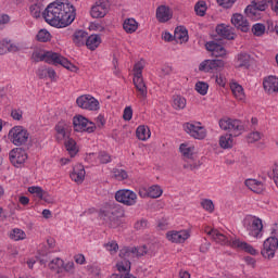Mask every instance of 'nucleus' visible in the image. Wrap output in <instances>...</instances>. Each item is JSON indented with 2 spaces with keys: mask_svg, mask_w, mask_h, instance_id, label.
Masks as SVG:
<instances>
[{
  "mask_svg": "<svg viewBox=\"0 0 278 278\" xmlns=\"http://www.w3.org/2000/svg\"><path fill=\"white\" fill-rule=\"evenodd\" d=\"M135 251L136 249L131 248V247H124L121 251H119V257H122V260H134V257H136L135 255Z\"/></svg>",
  "mask_w": 278,
  "mask_h": 278,
  "instance_id": "nucleus-38",
  "label": "nucleus"
},
{
  "mask_svg": "<svg viewBox=\"0 0 278 278\" xmlns=\"http://www.w3.org/2000/svg\"><path fill=\"white\" fill-rule=\"evenodd\" d=\"M112 173L114 179H117V181H125L129 177L125 169L113 168Z\"/></svg>",
  "mask_w": 278,
  "mask_h": 278,
  "instance_id": "nucleus-43",
  "label": "nucleus"
},
{
  "mask_svg": "<svg viewBox=\"0 0 278 278\" xmlns=\"http://www.w3.org/2000/svg\"><path fill=\"white\" fill-rule=\"evenodd\" d=\"M173 108L175 110H184L186 108V98L181 96H175Z\"/></svg>",
  "mask_w": 278,
  "mask_h": 278,
  "instance_id": "nucleus-46",
  "label": "nucleus"
},
{
  "mask_svg": "<svg viewBox=\"0 0 278 278\" xmlns=\"http://www.w3.org/2000/svg\"><path fill=\"white\" fill-rule=\"evenodd\" d=\"M219 127L224 131H232V134H226L219 138L222 149H231L233 147L232 136H241L244 131V124L240 119L222 118L219 119Z\"/></svg>",
  "mask_w": 278,
  "mask_h": 278,
  "instance_id": "nucleus-2",
  "label": "nucleus"
},
{
  "mask_svg": "<svg viewBox=\"0 0 278 278\" xmlns=\"http://www.w3.org/2000/svg\"><path fill=\"white\" fill-rule=\"evenodd\" d=\"M60 266H64V261H62V258H55L49 263V268H51V270H55L56 268H60Z\"/></svg>",
  "mask_w": 278,
  "mask_h": 278,
  "instance_id": "nucleus-57",
  "label": "nucleus"
},
{
  "mask_svg": "<svg viewBox=\"0 0 278 278\" xmlns=\"http://www.w3.org/2000/svg\"><path fill=\"white\" fill-rule=\"evenodd\" d=\"M70 177L76 184H84V179H86V169L84 168V165H75L73 172L70 174Z\"/></svg>",
  "mask_w": 278,
  "mask_h": 278,
  "instance_id": "nucleus-24",
  "label": "nucleus"
},
{
  "mask_svg": "<svg viewBox=\"0 0 278 278\" xmlns=\"http://www.w3.org/2000/svg\"><path fill=\"white\" fill-rule=\"evenodd\" d=\"M277 249L278 239L275 237H269L263 243L261 255L265 257V260H273V257H275V253H277Z\"/></svg>",
  "mask_w": 278,
  "mask_h": 278,
  "instance_id": "nucleus-15",
  "label": "nucleus"
},
{
  "mask_svg": "<svg viewBox=\"0 0 278 278\" xmlns=\"http://www.w3.org/2000/svg\"><path fill=\"white\" fill-rule=\"evenodd\" d=\"M123 28L126 34H134L138 30V22L135 18H126Z\"/></svg>",
  "mask_w": 278,
  "mask_h": 278,
  "instance_id": "nucleus-36",
  "label": "nucleus"
},
{
  "mask_svg": "<svg viewBox=\"0 0 278 278\" xmlns=\"http://www.w3.org/2000/svg\"><path fill=\"white\" fill-rule=\"evenodd\" d=\"M54 138L56 142H62L63 140H66V138H71V131H73V126L71 125V122L61 119L54 126Z\"/></svg>",
  "mask_w": 278,
  "mask_h": 278,
  "instance_id": "nucleus-12",
  "label": "nucleus"
},
{
  "mask_svg": "<svg viewBox=\"0 0 278 278\" xmlns=\"http://www.w3.org/2000/svg\"><path fill=\"white\" fill-rule=\"evenodd\" d=\"M216 34L225 38L226 40H236V33H233V27L227 26L225 24H219L216 26Z\"/></svg>",
  "mask_w": 278,
  "mask_h": 278,
  "instance_id": "nucleus-23",
  "label": "nucleus"
},
{
  "mask_svg": "<svg viewBox=\"0 0 278 278\" xmlns=\"http://www.w3.org/2000/svg\"><path fill=\"white\" fill-rule=\"evenodd\" d=\"M207 235L212 236L213 240H215V242H217L218 244H224L233 249V242L236 241V239H233L232 237H227L216 229H211Z\"/></svg>",
  "mask_w": 278,
  "mask_h": 278,
  "instance_id": "nucleus-20",
  "label": "nucleus"
},
{
  "mask_svg": "<svg viewBox=\"0 0 278 278\" xmlns=\"http://www.w3.org/2000/svg\"><path fill=\"white\" fill-rule=\"evenodd\" d=\"M243 227L250 231V236H253V238H260L264 229V224L262 223V218L255 215H247L243 219Z\"/></svg>",
  "mask_w": 278,
  "mask_h": 278,
  "instance_id": "nucleus-7",
  "label": "nucleus"
},
{
  "mask_svg": "<svg viewBox=\"0 0 278 278\" xmlns=\"http://www.w3.org/2000/svg\"><path fill=\"white\" fill-rule=\"evenodd\" d=\"M262 140V134L260 131H253L248 135V142L253 143Z\"/></svg>",
  "mask_w": 278,
  "mask_h": 278,
  "instance_id": "nucleus-55",
  "label": "nucleus"
},
{
  "mask_svg": "<svg viewBox=\"0 0 278 278\" xmlns=\"http://www.w3.org/2000/svg\"><path fill=\"white\" fill-rule=\"evenodd\" d=\"M33 60L35 62H46L47 64H53V66H58L60 64L63 68L67 71H77V66H75L68 59L62 56V54L53 51L34 52Z\"/></svg>",
  "mask_w": 278,
  "mask_h": 278,
  "instance_id": "nucleus-4",
  "label": "nucleus"
},
{
  "mask_svg": "<svg viewBox=\"0 0 278 278\" xmlns=\"http://www.w3.org/2000/svg\"><path fill=\"white\" fill-rule=\"evenodd\" d=\"M106 251H110V253H117L118 252V243L116 241H111L104 244Z\"/></svg>",
  "mask_w": 278,
  "mask_h": 278,
  "instance_id": "nucleus-56",
  "label": "nucleus"
},
{
  "mask_svg": "<svg viewBox=\"0 0 278 278\" xmlns=\"http://www.w3.org/2000/svg\"><path fill=\"white\" fill-rule=\"evenodd\" d=\"M64 144L71 157H75L77 153H79V150L77 149V142L73 138L71 137L66 138Z\"/></svg>",
  "mask_w": 278,
  "mask_h": 278,
  "instance_id": "nucleus-34",
  "label": "nucleus"
},
{
  "mask_svg": "<svg viewBox=\"0 0 278 278\" xmlns=\"http://www.w3.org/2000/svg\"><path fill=\"white\" fill-rule=\"evenodd\" d=\"M156 18L159 23H168L173 18V13L170 12V7L160 5L156 9Z\"/></svg>",
  "mask_w": 278,
  "mask_h": 278,
  "instance_id": "nucleus-25",
  "label": "nucleus"
},
{
  "mask_svg": "<svg viewBox=\"0 0 278 278\" xmlns=\"http://www.w3.org/2000/svg\"><path fill=\"white\" fill-rule=\"evenodd\" d=\"M11 116L14 121H21L23 118V111L21 110H12L11 111Z\"/></svg>",
  "mask_w": 278,
  "mask_h": 278,
  "instance_id": "nucleus-60",
  "label": "nucleus"
},
{
  "mask_svg": "<svg viewBox=\"0 0 278 278\" xmlns=\"http://www.w3.org/2000/svg\"><path fill=\"white\" fill-rule=\"evenodd\" d=\"M111 278H136V276L134 274H113Z\"/></svg>",
  "mask_w": 278,
  "mask_h": 278,
  "instance_id": "nucleus-64",
  "label": "nucleus"
},
{
  "mask_svg": "<svg viewBox=\"0 0 278 278\" xmlns=\"http://www.w3.org/2000/svg\"><path fill=\"white\" fill-rule=\"evenodd\" d=\"M257 11H260L257 9V7H255V4H253V2H251L250 5H248L244 10L247 16H249L250 18H253V16H257Z\"/></svg>",
  "mask_w": 278,
  "mask_h": 278,
  "instance_id": "nucleus-51",
  "label": "nucleus"
},
{
  "mask_svg": "<svg viewBox=\"0 0 278 278\" xmlns=\"http://www.w3.org/2000/svg\"><path fill=\"white\" fill-rule=\"evenodd\" d=\"M110 2L108 0H98L91 8L90 15L92 18H104L108 15Z\"/></svg>",
  "mask_w": 278,
  "mask_h": 278,
  "instance_id": "nucleus-18",
  "label": "nucleus"
},
{
  "mask_svg": "<svg viewBox=\"0 0 278 278\" xmlns=\"http://www.w3.org/2000/svg\"><path fill=\"white\" fill-rule=\"evenodd\" d=\"M100 216L108 223L109 227L116 229L121 225V218H125V208L116 202H109L100 211Z\"/></svg>",
  "mask_w": 278,
  "mask_h": 278,
  "instance_id": "nucleus-3",
  "label": "nucleus"
},
{
  "mask_svg": "<svg viewBox=\"0 0 278 278\" xmlns=\"http://www.w3.org/2000/svg\"><path fill=\"white\" fill-rule=\"evenodd\" d=\"M251 66V55L239 53L237 55V68H249Z\"/></svg>",
  "mask_w": 278,
  "mask_h": 278,
  "instance_id": "nucleus-33",
  "label": "nucleus"
},
{
  "mask_svg": "<svg viewBox=\"0 0 278 278\" xmlns=\"http://www.w3.org/2000/svg\"><path fill=\"white\" fill-rule=\"evenodd\" d=\"M208 89H210V85H207V83L198 81L195 84V90L197 92H199V94H202V97H205V94H207Z\"/></svg>",
  "mask_w": 278,
  "mask_h": 278,
  "instance_id": "nucleus-49",
  "label": "nucleus"
},
{
  "mask_svg": "<svg viewBox=\"0 0 278 278\" xmlns=\"http://www.w3.org/2000/svg\"><path fill=\"white\" fill-rule=\"evenodd\" d=\"M50 248H48L47 245H41L38 250V253L41 257H47L49 255V253H51V251H49Z\"/></svg>",
  "mask_w": 278,
  "mask_h": 278,
  "instance_id": "nucleus-61",
  "label": "nucleus"
},
{
  "mask_svg": "<svg viewBox=\"0 0 278 278\" xmlns=\"http://www.w3.org/2000/svg\"><path fill=\"white\" fill-rule=\"evenodd\" d=\"M85 43L87 49L90 51H97V49H99V45H101V35H90L87 37Z\"/></svg>",
  "mask_w": 278,
  "mask_h": 278,
  "instance_id": "nucleus-28",
  "label": "nucleus"
},
{
  "mask_svg": "<svg viewBox=\"0 0 278 278\" xmlns=\"http://www.w3.org/2000/svg\"><path fill=\"white\" fill-rule=\"evenodd\" d=\"M134 86L138 92L140 99H147L148 90L147 84H144V78H142V71H144V63L139 61L134 66Z\"/></svg>",
  "mask_w": 278,
  "mask_h": 278,
  "instance_id": "nucleus-6",
  "label": "nucleus"
},
{
  "mask_svg": "<svg viewBox=\"0 0 278 278\" xmlns=\"http://www.w3.org/2000/svg\"><path fill=\"white\" fill-rule=\"evenodd\" d=\"M132 249H135V257H144V255L149 253L147 245L137 247V248L134 247Z\"/></svg>",
  "mask_w": 278,
  "mask_h": 278,
  "instance_id": "nucleus-52",
  "label": "nucleus"
},
{
  "mask_svg": "<svg viewBox=\"0 0 278 278\" xmlns=\"http://www.w3.org/2000/svg\"><path fill=\"white\" fill-rule=\"evenodd\" d=\"M136 136L138 140H149L151 138V130L149 127L139 126L136 130Z\"/></svg>",
  "mask_w": 278,
  "mask_h": 278,
  "instance_id": "nucleus-37",
  "label": "nucleus"
},
{
  "mask_svg": "<svg viewBox=\"0 0 278 278\" xmlns=\"http://www.w3.org/2000/svg\"><path fill=\"white\" fill-rule=\"evenodd\" d=\"M225 68V61L223 60H205L199 65V71L202 73H220Z\"/></svg>",
  "mask_w": 278,
  "mask_h": 278,
  "instance_id": "nucleus-14",
  "label": "nucleus"
},
{
  "mask_svg": "<svg viewBox=\"0 0 278 278\" xmlns=\"http://www.w3.org/2000/svg\"><path fill=\"white\" fill-rule=\"evenodd\" d=\"M166 238L169 240V242L181 244L182 242H186L188 238H190V232H188V230L169 231L166 233Z\"/></svg>",
  "mask_w": 278,
  "mask_h": 278,
  "instance_id": "nucleus-21",
  "label": "nucleus"
},
{
  "mask_svg": "<svg viewBox=\"0 0 278 278\" xmlns=\"http://www.w3.org/2000/svg\"><path fill=\"white\" fill-rule=\"evenodd\" d=\"M76 104L78 105V108H81V110H90L93 112H97V110H99V100L88 94L78 97L76 100Z\"/></svg>",
  "mask_w": 278,
  "mask_h": 278,
  "instance_id": "nucleus-16",
  "label": "nucleus"
},
{
  "mask_svg": "<svg viewBox=\"0 0 278 278\" xmlns=\"http://www.w3.org/2000/svg\"><path fill=\"white\" fill-rule=\"evenodd\" d=\"M245 186L256 194H262V192H264V184L256 179H247Z\"/></svg>",
  "mask_w": 278,
  "mask_h": 278,
  "instance_id": "nucleus-30",
  "label": "nucleus"
},
{
  "mask_svg": "<svg viewBox=\"0 0 278 278\" xmlns=\"http://www.w3.org/2000/svg\"><path fill=\"white\" fill-rule=\"evenodd\" d=\"M201 206L206 212H210V214H212V212H214V202H212V200H207V199L203 200L201 202Z\"/></svg>",
  "mask_w": 278,
  "mask_h": 278,
  "instance_id": "nucleus-53",
  "label": "nucleus"
},
{
  "mask_svg": "<svg viewBox=\"0 0 278 278\" xmlns=\"http://www.w3.org/2000/svg\"><path fill=\"white\" fill-rule=\"evenodd\" d=\"M36 40H38V42H49L51 41V33L47 29H40L36 35Z\"/></svg>",
  "mask_w": 278,
  "mask_h": 278,
  "instance_id": "nucleus-42",
  "label": "nucleus"
},
{
  "mask_svg": "<svg viewBox=\"0 0 278 278\" xmlns=\"http://www.w3.org/2000/svg\"><path fill=\"white\" fill-rule=\"evenodd\" d=\"M150 199H160V195L164 192L161 186L154 185L149 189Z\"/></svg>",
  "mask_w": 278,
  "mask_h": 278,
  "instance_id": "nucleus-45",
  "label": "nucleus"
},
{
  "mask_svg": "<svg viewBox=\"0 0 278 278\" xmlns=\"http://www.w3.org/2000/svg\"><path fill=\"white\" fill-rule=\"evenodd\" d=\"M216 84H218V86H222V88H225V86L227 85V78H225L223 74H219L216 76Z\"/></svg>",
  "mask_w": 278,
  "mask_h": 278,
  "instance_id": "nucleus-62",
  "label": "nucleus"
},
{
  "mask_svg": "<svg viewBox=\"0 0 278 278\" xmlns=\"http://www.w3.org/2000/svg\"><path fill=\"white\" fill-rule=\"evenodd\" d=\"M252 34L255 36H264L266 34V26L262 23H256L252 26Z\"/></svg>",
  "mask_w": 278,
  "mask_h": 278,
  "instance_id": "nucleus-48",
  "label": "nucleus"
},
{
  "mask_svg": "<svg viewBox=\"0 0 278 278\" xmlns=\"http://www.w3.org/2000/svg\"><path fill=\"white\" fill-rule=\"evenodd\" d=\"M10 238L11 240H15V242H18V240H25L27 238V235L22 229L14 228L10 232Z\"/></svg>",
  "mask_w": 278,
  "mask_h": 278,
  "instance_id": "nucleus-41",
  "label": "nucleus"
},
{
  "mask_svg": "<svg viewBox=\"0 0 278 278\" xmlns=\"http://www.w3.org/2000/svg\"><path fill=\"white\" fill-rule=\"evenodd\" d=\"M205 47L207 51H211V53L215 55V58H225V55H227L225 47L216 41H208Z\"/></svg>",
  "mask_w": 278,
  "mask_h": 278,
  "instance_id": "nucleus-22",
  "label": "nucleus"
},
{
  "mask_svg": "<svg viewBox=\"0 0 278 278\" xmlns=\"http://www.w3.org/2000/svg\"><path fill=\"white\" fill-rule=\"evenodd\" d=\"M231 23L235 27L240 29V31H243V34L249 33L251 29V25L249 24V20L244 17V15L240 13H235L231 16Z\"/></svg>",
  "mask_w": 278,
  "mask_h": 278,
  "instance_id": "nucleus-19",
  "label": "nucleus"
},
{
  "mask_svg": "<svg viewBox=\"0 0 278 278\" xmlns=\"http://www.w3.org/2000/svg\"><path fill=\"white\" fill-rule=\"evenodd\" d=\"M263 87L265 92L273 94V92H278V78L275 76H269L263 80Z\"/></svg>",
  "mask_w": 278,
  "mask_h": 278,
  "instance_id": "nucleus-26",
  "label": "nucleus"
},
{
  "mask_svg": "<svg viewBox=\"0 0 278 278\" xmlns=\"http://www.w3.org/2000/svg\"><path fill=\"white\" fill-rule=\"evenodd\" d=\"M39 79H47V67H41L37 71Z\"/></svg>",
  "mask_w": 278,
  "mask_h": 278,
  "instance_id": "nucleus-63",
  "label": "nucleus"
},
{
  "mask_svg": "<svg viewBox=\"0 0 278 278\" xmlns=\"http://www.w3.org/2000/svg\"><path fill=\"white\" fill-rule=\"evenodd\" d=\"M188 29H186V27H176L174 31V40H176V42H180V45L184 42H188Z\"/></svg>",
  "mask_w": 278,
  "mask_h": 278,
  "instance_id": "nucleus-29",
  "label": "nucleus"
},
{
  "mask_svg": "<svg viewBox=\"0 0 278 278\" xmlns=\"http://www.w3.org/2000/svg\"><path fill=\"white\" fill-rule=\"evenodd\" d=\"M74 131H86L87 134H94L97 131V124L90 122L84 115H76L73 117Z\"/></svg>",
  "mask_w": 278,
  "mask_h": 278,
  "instance_id": "nucleus-10",
  "label": "nucleus"
},
{
  "mask_svg": "<svg viewBox=\"0 0 278 278\" xmlns=\"http://www.w3.org/2000/svg\"><path fill=\"white\" fill-rule=\"evenodd\" d=\"M132 117H134V110L131 109V106H126L123 114L124 121H131Z\"/></svg>",
  "mask_w": 278,
  "mask_h": 278,
  "instance_id": "nucleus-59",
  "label": "nucleus"
},
{
  "mask_svg": "<svg viewBox=\"0 0 278 278\" xmlns=\"http://www.w3.org/2000/svg\"><path fill=\"white\" fill-rule=\"evenodd\" d=\"M98 160L100 164H110V162H112V156L108 154V152L101 151L98 154Z\"/></svg>",
  "mask_w": 278,
  "mask_h": 278,
  "instance_id": "nucleus-50",
  "label": "nucleus"
},
{
  "mask_svg": "<svg viewBox=\"0 0 278 278\" xmlns=\"http://www.w3.org/2000/svg\"><path fill=\"white\" fill-rule=\"evenodd\" d=\"M180 153L184 155V157L187 161V163L184 164V168L187 170H197L199 166H201V162L194 160V147H188L186 143H181L179 147Z\"/></svg>",
  "mask_w": 278,
  "mask_h": 278,
  "instance_id": "nucleus-9",
  "label": "nucleus"
},
{
  "mask_svg": "<svg viewBox=\"0 0 278 278\" xmlns=\"http://www.w3.org/2000/svg\"><path fill=\"white\" fill-rule=\"evenodd\" d=\"M230 90H231L233 97L236 99H238V101H244L247 96L244 94V88H242V86L240 84L232 83L230 85Z\"/></svg>",
  "mask_w": 278,
  "mask_h": 278,
  "instance_id": "nucleus-32",
  "label": "nucleus"
},
{
  "mask_svg": "<svg viewBox=\"0 0 278 278\" xmlns=\"http://www.w3.org/2000/svg\"><path fill=\"white\" fill-rule=\"evenodd\" d=\"M9 160L16 168L27 161V152L23 148H15L9 152Z\"/></svg>",
  "mask_w": 278,
  "mask_h": 278,
  "instance_id": "nucleus-17",
  "label": "nucleus"
},
{
  "mask_svg": "<svg viewBox=\"0 0 278 278\" xmlns=\"http://www.w3.org/2000/svg\"><path fill=\"white\" fill-rule=\"evenodd\" d=\"M232 249H240L241 251H244L245 253H249L250 255H257V250H255V248H253V245H251L244 241H240V239H235V241L232 243Z\"/></svg>",
  "mask_w": 278,
  "mask_h": 278,
  "instance_id": "nucleus-27",
  "label": "nucleus"
},
{
  "mask_svg": "<svg viewBox=\"0 0 278 278\" xmlns=\"http://www.w3.org/2000/svg\"><path fill=\"white\" fill-rule=\"evenodd\" d=\"M149 227V220L141 218L135 223V229L137 231H142V229H147Z\"/></svg>",
  "mask_w": 278,
  "mask_h": 278,
  "instance_id": "nucleus-54",
  "label": "nucleus"
},
{
  "mask_svg": "<svg viewBox=\"0 0 278 278\" xmlns=\"http://www.w3.org/2000/svg\"><path fill=\"white\" fill-rule=\"evenodd\" d=\"M184 130L195 140H205L207 136V130L205 127L201 126L200 122L185 123Z\"/></svg>",
  "mask_w": 278,
  "mask_h": 278,
  "instance_id": "nucleus-11",
  "label": "nucleus"
},
{
  "mask_svg": "<svg viewBox=\"0 0 278 278\" xmlns=\"http://www.w3.org/2000/svg\"><path fill=\"white\" fill-rule=\"evenodd\" d=\"M18 51V47L10 43L8 40L0 41V55H5V53H16Z\"/></svg>",
  "mask_w": 278,
  "mask_h": 278,
  "instance_id": "nucleus-35",
  "label": "nucleus"
},
{
  "mask_svg": "<svg viewBox=\"0 0 278 278\" xmlns=\"http://www.w3.org/2000/svg\"><path fill=\"white\" fill-rule=\"evenodd\" d=\"M8 137L15 147H23V144H27V140H29V132L23 126H14L9 131Z\"/></svg>",
  "mask_w": 278,
  "mask_h": 278,
  "instance_id": "nucleus-8",
  "label": "nucleus"
},
{
  "mask_svg": "<svg viewBox=\"0 0 278 278\" xmlns=\"http://www.w3.org/2000/svg\"><path fill=\"white\" fill-rule=\"evenodd\" d=\"M194 12L198 16H203L207 12V3L205 0H200L194 5Z\"/></svg>",
  "mask_w": 278,
  "mask_h": 278,
  "instance_id": "nucleus-40",
  "label": "nucleus"
},
{
  "mask_svg": "<svg viewBox=\"0 0 278 278\" xmlns=\"http://www.w3.org/2000/svg\"><path fill=\"white\" fill-rule=\"evenodd\" d=\"M252 3L256 7L258 12H266V10H268V5H270L268 0H253Z\"/></svg>",
  "mask_w": 278,
  "mask_h": 278,
  "instance_id": "nucleus-47",
  "label": "nucleus"
},
{
  "mask_svg": "<svg viewBox=\"0 0 278 278\" xmlns=\"http://www.w3.org/2000/svg\"><path fill=\"white\" fill-rule=\"evenodd\" d=\"M134 86L138 92L140 99H147L148 90L147 84H144V78H142V71H144V63L139 61L134 66Z\"/></svg>",
  "mask_w": 278,
  "mask_h": 278,
  "instance_id": "nucleus-5",
  "label": "nucleus"
},
{
  "mask_svg": "<svg viewBox=\"0 0 278 278\" xmlns=\"http://www.w3.org/2000/svg\"><path fill=\"white\" fill-rule=\"evenodd\" d=\"M115 201L127 206L136 205L138 203V194L129 189H121L115 192Z\"/></svg>",
  "mask_w": 278,
  "mask_h": 278,
  "instance_id": "nucleus-13",
  "label": "nucleus"
},
{
  "mask_svg": "<svg viewBox=\"0 0 278 278\" xmlns=\"http://www.w3.org/2000/svg\"><path fill=\"white\" fill-rule=\"evenodd\" d=\"M43 8H45V4L40 2H37V3L34 2L29 8L31 16H34V18H40V14Z\"/></svg>",
  "mask_w": 278,
  "mask_h": 278,
  "instance_id": "nucleus-39",
  "label": "nucleus"
},
{
  "mask_svg": "<svg viewBox=\"0 0 278 278\" xmlns=\"http://www.w3.org/2000/svg\"><path fill=\"white\" fill-rule=\"evenodd\" d=\"M42 16L52 27H68L75 21L77 13L70 2L54 1L46 8Z\"/></svg>",
  "mask_w": 278,
  "mask_h": 278,
  "instance_id": "nucleus-1",
  "label": "nucleus"
},
{
  "mask_svg": "<svg viewBox=\"0 0 278 278\" xmlns=\"http://www.w3.org/2000/svg\"><path fill=\"white\" fill-rule=\"evenodd\" d=\"M237 0H217L218 5L222 8H225L226 10H229V8L233 7V3H236Z\"/></svg>",
  "mask_w": 278,
  "mask_h": 278,
  "instance_id": "nucleus-58",
  "label": "nucleus"
},
{
  "mask_svg": "<svg viewBox=\"0 0 278 278\" xmlns=\"http://www.w3.org/2000/svg\"><path fill=\"white\" fill-rule=\"evenodd\" d=\"M116 267L119 273H126V275H129V271L131 270V262H129V260H124L121 263H117Z\"/></svg>",
  "mask_w": 278,
  "mask_h": 278,
  "instance_id": "nucleus-44",
  "label": "nucleus"
},
{
  "mask_svg": "<svg viewBox=\"0 0 278 278\" xmlns=\"http://www.w3.org/2000/svg\"><path fill=\"white\" fill-rule=\"evenodd\" d=\"M88 38V33L86 30H76L73 35V42L76 47H84Z\"/></svg>",
  "mask_w": 278,
  "mask_h": 278,
  "instance_id": "nucleus-31",
  "label": "nucleus"
}]
</instances>
